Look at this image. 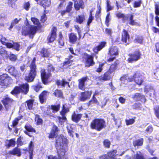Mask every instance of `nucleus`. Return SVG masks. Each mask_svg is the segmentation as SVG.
I'll return each mask as SVG.
<instances>
[{"label": "nucleus", "mask_w": 159, "mask_h": 159, "mask_svg": "<svg viewBox=\"0 0 159 159\" xmlns=\"http://www.w3.org/2000/svg\"><path fill=\"white\" fill-rule=\"evenodd\" d=\"M55 146L57 149V156L50 155L48 159H68L66 156V153L68 149V140L63 135H60L56 140Z\"/></svg>", "instance_id": "obj_1"}, {"label": "nucleus", "mask_w": 159, "mask_h": 159, "mask_svg": "<svg viewBox=\"0 0 159 159\" xmlns=\"http://www.w3.org/2000/svg\"><path fill=\"white\" fill-rule=\"evenodd\" d=\"M36 58H33L29 66L30 70L29 73L26 75L24 80L28 82H31L34 81L37 75V66L36 65Z\"/></svg>", "instance_id": "obj_2"}, {"label": "nucleus", "mask_w": 159, "mask_h": 159, "mask_svg": "<svg viewBox=\"0 0 159 159\" xmlns=\"http://www.w3.org/2000/svg\"><path fill=\"white\" fill-rule=\"evenodd\" d=\"M89 126L91 129L99 132L105 129L107 124L104 119L96 118L92 120Z\"/></svg>", "instance_id": "obj_3"}, {"label": "nucleus", "mask_w": 159, "mask_h": 159, "mask_svg": "<svg viewBox=\"0 0 159 159\" xmlns=\"http://www.w3.org/2000/svg\"><path fill=\"white\" fill-rule=\"evenodd\" d=\"M127 61L128 63H133L137 61L141 58L142 56L141 52L139 50L134 51L133 53H129Z\"/></svg>", "instance_id": "obj_4"}, {"label": "nucleus", "mask_w": 159, "mask_h": 159, "mask_svg": "<svg viewBox=\"0 0 159 159\" xmlns=\"http://www.w3.org/2000/svg\"><path fill=\"white\" fill-rule=\"evenodd\" d=\"M93 54L89 55L86 52L84 53L83 58L84 60V64L85 67L89 68L93 66L95 64Z\"/></svg>", "instance_id": "obj_5"}, {"label": "nucleus", "mask_w": 159, "mask_h": 159, "mask_svg": "<svg viewBox=\"0 0 159 159\" xmlns=\"http://www.w3.org/2000/svg\"><path fill=\"white\" fill-rule=\"evenodd\" d=\"M1 102L5 110L8 111L13 105V103L15 101L12 98H10L8 94H7L2 98Z\"/></svg>", "instance_id": "obj_6"}, {"label": "nucleus", "mask_w": 159, "mask_h": 159, "mask_svg": "<svg viewBox=\"0 0 159 159\" xmlns=\"http://www.w3.org/2000/svg\"><path fill=\"white\" fill-rule=\"evenodd\" d=\"M7 72L16 79L20 78L21 75V73L19 71L17 70L15 67L12 65H9L6 69Z\"/></svg>", "instance_id": "obj_7"}, {"label": "nucleus", "mask_w": 159, "mask_h": 159, "mask_svg": "<svg viewBox=\"0 0 159 159\" xmlns=\"http://www.w3.org/2000/svg\"><path fill=\"white\" fill-rule=\"evenodd\" d=\"M11 78L6 73L0 75V85L3 87H7L11 82Z\"/></svg>", "instance_id": "obj_8"}, {"label": "nucleus", "mask_w": 159, "mask_h": 159, "mask_svg": "<svg viewBox=\"0 0 159 159\" xmlns=\"http://www.w3.org/2000/svg\"><path fill=\"white\" fill-rule=\"evenodd\" d=\"M57 28L54 26L51 29V31L49 33L47 38V40L48 43L53 42L57 38Z\"/></svg>", "instance_id": "obj_9"}, {"label": "nucleus", "mask_w": 159, "mask_h": 159, "mask_svg": "<svg viewBox=\"0 0 159 159\" xmlns=\"http://www.w3.org/2000/svg\"><path fill=\"white\" fill-rule=\"evenodd\" d=\"M51 73H47L45 69H42L41 70V78L42 83L44 85H47L48 83V80L52 77Z\"/></svg>", "instance_id": "obj_10"}, {"label": "nucleus", "mask_w": 159, "mask_h": 159, "mask_svg": "<svg viewBox=\"0 0 159 159\" xmlns=\"http://www.w3.org/2000/svg\"><path fill=\"white\" fill-rule=\"evenodd\" d=\"M69 42L72 44H75L77 43L79 40L81 39H83L84 36L82 37V36H80V38L79 36L77 37L76 34L71 32L68 34Z\"/></svg>", "instance_id": "obj_11"}, {"label": "nucleus", "mask_w": 159, "mask_h": 159, "mask_svg": "<svg viewBox=\"0 0 159 159\" xmlns=\"http://www.w3.org/2000/svg\"><path fill=\"white\" fill-rule=\"evenodd\" d=\"M89 80L88 76H85L79 79L78 80V87L79 89L84 91L85 89L86 83Z\"/></svg>", "instance_id": "obj_12"}, {"label": "nucleus", "mask_w": 159, "mask_h": 159, "mask_svg": "<svg viewBox=\"0 0 159 159\" xmlns=\"http://www.w3.org/2000/svg\"><path fill=\"white\" fill-rule=\"evenodd\" d=\"M113 75V73L107 70L103 74L102 76H99L98 79L101 81H109L112 79Z\"/></svg>", "instance_id": "obj_13"}, {"label": "nucleus", "mask_w": 159, "mask_h": 159, "mask_svg": "<svg viewBox=\"0 0 159 159\" xmlns=\"http://www.w3.org/2000/svg\"><path fill=\"white\" fill-rule=\"evenodd\" d=\"M130 36L127 31L125 29L122 30L121 40L126 45L129 44L130 43Z\"/></svg>", "instance_id": "obj_14"}, {"label": "nucleus", "mask_w": 159, "mask_h": 159, "mask_svg": "<svg viewBox=\"0 0 159 159\" xmlns=\"http://www.w3.org/2000/svg\"><path fill=\"white\" fill-rule=\"evenodd\" d=\"M39 52L42 57L48 58L51 57V53L49 48L43 47L41 49Z\"/></svg>", "instance_id": "obj_15"}, {"label": "nucleus", "mask_w": 159, "mask_h": 159, "mask_svg": "<svg viewBox=\"0 0 159 159\" xmlns=\"http://www.w3.org/2000/svg\"><path fill=\"white\" fill-rule=\"evenodd\" d=\"M134 77V82L139 85H141L143 83V80L142 77L140 73L138 71H136L133 74Z\"/></svg>", "instance_id": "obj_16"}, {"label": "nucleus", "mask_w": 159, "mask_h": 159, "mask_svg": "<svg viewBox=\"0 0 159 159\" xmlns=\"http://www.w3.org/2000/svg\"><path fill=\"white\" fill-rule=\"evenodd\" d=\"M92 93V91H87L82 92L79 100L80 101L84 102L90 98Z\"/></svg>", "instance_id": "obj_17"}, {"label": "nucleus", "mask_w": 159, "mask_h": 159, "mask_svg": "<svg viewBox=\"0 0 159 159\" xmlns=\"http://www.w3.org/2000/svg\"><path fill=\"white\" fill-rule=\"evenodd\" d=\"M73 2L71 1L69 2L66 6L65 10L59 11L58 13H60L61 16H64L66 13H69L72 10L73 8Z\"/></svg>", "instance_id": "obj_18"}, {"label": "nucleus", "mask_w": 159, "mask_h": 159, "mask_svg": "<svg viewBox=\"0 0 159 159\" xmlns=\"http://www.w3.org/2000/svg\"><path fill=\"white\" fill-rule=\"evenodd\" d=\"M132 98L136 101H143L144 102L146 101V99L144 95L140 93H136L132 96Z\"/></svg>", "instance_id": "obj_19"}, {"label": "nucleus", "mask_w": 159, "mask_h": 159, "mask_svg": "<svg viewBox=\"0 0 159 159\" xmlns=\"http://www.w3.org/2000/svg\"><path fill=\"white\" fill-rule=\"evenodd\" d=\"M106 45L107 42L106 41L101 42L98 45L93 48V50L95 53L98 54V52L105 47Z\"/></svg>", "instance_id": "obj_20"}, {"label": "nucleus", "mask_w": 159, "mask_h": 159, "mask_svg": "<svg viewBox=\"0 0 159 159\" xmlns=\"http://www.w3.org/2000/svg\"><path fill=\"white\" fill-rule=\"evenodd\" d=\"M8 154L9 155L16 156L18 157H20L21 155V149L17 147H15L12 150L9 151Z\"/></svg>", "instance_id": "obj_21"}, {"label": "nucleus", "mask_w": 159, "mask_h": 159, "mask_svg": "<svg viewBox=\"0 0 159 159\" xmlns=\"http://www.w3.org/2000/svg\"><path fill=\"white\" fill-rule=\"evenodd\" d=\"M74 1V7L76 11H78L81 8L83 9L84 7V3L82 0H73Z\"/></svg>", "instance_id": "obj_22"}, {"label": "nucleus", "mask_w": 159, "mask_h": 159, "mask_svg": "<svg viewBox=\"0 0 159 159\" xmlns=\"http://www.w3.org/2000/svg\"><path fill=\"white\" fill-rule=\"evenodd\" d=\"M48 94V92L46 90L43 91L39 94V98L41 103L43 104L46 101Z\"/></svg>", "instance_id": "obj_23"}, {"label": "nucleus", "mask_w": 159, "mask_h": 159, "mask_svg": "<svg viewBox=\"0 0 159 159\" xmlns=\"http://www.w3.org/2000/svg\"><path fill=\"white\" fill-rule=\"evenodd\" d=\"M21 93L26 95L28 93L29 89V85L28 83H25L19 85Z\"/></svg>", "instance_id": "obj_24"}, {"label": "nucleus", "mask_w": 159, "mask_h": 159, "mask_svg": "<svg viewBox=\"0 0 159 159\" xmlns=\"http://www.w3.org/2000/svg\"><path fill=\"white\" fill-rule=\"evenodd\" d=\"M82 115L81 114H77L74 111L71 115V118L74 122L78 123L81 120Z\"/></svg>", "instance_id": "obj_25"}, {"label": "nucleus", "mask_w": 159, "mask_h": 159, "mask_svg": "<svg viewBox=\"0 0 159 159\" xmlns=\"http://www.w3.org/2000/svg\"><path fill=\"white\" fill-rule=\"evenodd\" d=\"M59 131L58 127L55 125H53L51 131L49 134L48 137L49 139L54 138L56 135L57 133Z\"/></svg>", "instance_id": "obj_26"}, {"label": "nucleus", "mask_w": 159, "mask_h": 159, "mask_svg": "<svg viewBox=\"0 0 159 159\" xmlns=\"http://www.w3.org/2000/svg\"><path fill=\"white\" fill-rule=\"evenodd\" d=\"M125 21L129 20V24L132 25H134L137 24V23L134 20V16L132 14H127L126 15L125 18Z\"/></svg>", "instance_id": "obj_27"}, {"label": "nucleus", "mask_w": 159, "mask_h": 159, "mask_svg": "<svg viewBox=\"0 0 159 159\" xmlns=\"http://www.w3.org/2000/svg\"><path fill=\"white\" fill-rule=\"evenodd\" d=\"M60 107V105L59 104H58L56 105H51L50 107V108H48L47 109V111H48V112H47V115H50L52 114L51 112H49V111H50L51 109L52 110L53 113H55V112H57L59 110Z\"/></svg>", "instance_id": "obj_28"}, {"label": "nucleus", "mask_w": 159, "mask_h": 159, "mask_svg": "<svg viewBox=\"0 0 159 159\" xmlns=\"http://www.w3.org/2000/svg\"><path fill=\"white\" fill-rule=\"evenodd\" d=\"M85 20V16L84 14H83L77 16L75 19V21L77 23L81 24L84 23Z\"/></svg>", "instance_id": "obj_29"}, {"label": "nucleus", "mask_w": 159, "mask_h": 159, "mask_svg": "<svg viewBox=\"0 0 159 159\" xmlns=\"http://www.w3.org/2000/svg\"><path fill=\"white\" fill-rule=\"evenodd\" d=\"M119 64V61L117 59L113 63H111L108 70L109 71L114 74V72L117 69L118 65Z\"/></svg>", "instance_id": "obj_30"}, {"label": "nucleus", "mask_w": 159, "mask_h": 159, "mask_svg": "<svg viewBox=\"0 0 159 159\" xmlns=\"http://www.w3.org/2000/svg\"><path fill=\"white\" fill-rule=\"evenodd\" d=\"M108 54L110 57L113 55L117 56L119 54L118 48L115 46L111 47L109 49Z\"/></svg>", "instance_id": "obj_31"}, {"label": "nucleus", "mask_w": 159, "mask_h": 159, "mask_svg": "<svg viewBox=\"0 0 159 159\" xmlns=\"http://www.w3.org/2000/svg\"><path fill=\"white\" fill-rule=\"evenodd\" d=\"M34 145L33 142L30 141L29 144L28 148V152L29 154V159H33V151Z\"/></svg>", "instance_id": "obj_32"}, {"label": "nucleus", "mask_w": 159, "mask_h": 159, "mask_svg": "<svg viewBox=\"0 0 159 159\" xmlns=\"http://www.w3.org/2000/svg\"><path fill=\"white\" fill-rule=\"evenodd\" d=\"M38 30L37 26L34 25H30L28 31L30 37L33 36L36 33Z\"/></svg>", "instance_id": "obj_33"}, {"label": "nucleus", "mask_w": 159, "mask_h": 159, "mask_svg": "<svg viewBox=\"0 0 159 159\" xmlns=\"http://www.w3.org/2000/svg\"><path fill=\"white\" fill-rule=\"evenodd\" d=\"M132 159H145V158L143 154L141 151H138L133 156Z\"/></svg>", "instance_id": "obj_34"}, {"label": "nucleus", "mask_w": 159, "mask_h": 159, "mask_svg": "<svg viewBox=\"0 0 159 159\" xmlns=\"http://www.w3.org/2000/svg\"><path fill=\"white\" fill-rule=\"evenodd\" d=\"M56 84L58 86L65 87L66 85H67L69 87L70 86L69 82L66 81L65 79H62L61 81L60 80H57Z\"/></svg>", "instance_id": "obj_35"}, {"label": "nucleus", "mask_w": 159, "mask_h": 159, "mask_svg": "<svg viewBox=\"0 0 159 159\" xmlns=\"http://www.w3.org/2000/svg\"><path fill=\"white\" fill-rule=\"evenodd\" d=\"M6 140L8 142V143L5 144V145L7 148H9L11 147H14L15 146L16 144L15 139H11L9 140L7 139Z\"/></svg>", "instance_id": "obj_36"}, {"label": "nucleus", "mask_w": 159, "mask_h": 159, "mask_svg": "<svg viewBox=\"0 0 159 159\" xmlns=\"http://www.w3.org/2000/svg\"><path fill=\"white\" fill-rule=\"evenodd\" d=\"M143 138H140L133 141V145L134 147L142 146L143 145Z\"/></svg>", "instance_id": "obj_37"}, {"label": "nucleus", "mask_w": 159, "mask_h": 159, "mask_svg": "<svg viewBox=\"0 0 159 159\" xmlns=\"http://www.w3.org/2000/svg\"><path fill=\"white\" fill-rule=\"evenodd\" d=\"M32 87L33 89L36 92H38L41 89L43 88V87L42 85V83L40 82H39L35 85L32 86Z\"/></svg>", "instance_id": "obj_38"}, {"label": "nucleus", "mask_w": 159, "mask_h": 159, "mask_svg": "<svg viewBox=\"0 0 159 159\" xmlns=\"http://www.w3.org/2000/svg\"><path fill=\"white\" fill-rule=\"evenodd\" d=\"M20 93H21V92L19 86H15L10 92V93L14 96L17 95L19 94Z\"/></svg>", "instance_id": "obj_39"}, {"label": "nucleus", "mask_w": 159, "mask_h": 159, "mask_svg": "<svg viewBox=\"0 0 159 159\" xmlns=\"http://www.w3.org/2000/svg\"><path fill=\"white\" fill-rule=\"evenodd\" d=\"M31 20L33 22L34 25L37 26V28H41L42 27L39 20L37 18L34 17H32L31 18Z\"/></svg>", "instance_id": "obj_40"}, {"label": "nucleus", "mask_w": 159, "mask_h": 159, "mask_svg": "<svg viewBox=\"0 0 159 159\" xmlns=\"http://www.w3.org/2000/svg\"><path fill=\"white\" fill-rule=\"evenodd\" d=\"M24 128L25 129V131L28 132L35 133L36 132L35 129L29 124L25 125L24 126Z\"/></svg>", "instance_id": "obj_41"}, {"label": "nucleus", "mask_w": 159, "mask_h": 159, "mask_svg": "<svg viewBox=\"0 0 159 159\" xmlns=\"http://www.w3.org/2000/svg\"><path fill=\"white\" fill-rule=\"evenodd\" d=\"M54 96L57 98H62L63 97V93L60 89H56L53 93Z\"/></svg>", "instance_id": "obj_42"}, {"label": "nucleus", "mask_w": 159, "mask_h": 159, "mask_svg": "<svg viewBox=\"0 0 159 159\" xmlns=\"http://www.w3.org/2000/svg\"><path fill=\"white\" fill-rule=\"evenodd\" d=\"M116 153V150H113L108 152L107 154L108 159H114L115 154Z\"/></svg>", "instance_id": "obj_43"}, {"label": "nucleus", "mask_w": 159, "mask_h": 159, "mask_svg": "<svg viewBox=\"0 0 159 159\" xmlns=\"http://www.w3.org/2000/svg\"><path fill=\"white\" fill-rule=\"evenodd\" d=\"M35 120L36 121V125H42L43 123V119L40 118V116L38 114L35 115Z\"/></svg>", "instance_id": "obj_44"}, {"label": "nucleus", "mask_w": 159, "mask_h": 159, "mask_svg": "<svg viewBox=\"0 0 159 159\" xmlns=\"http://www.w3.org/2000/svg\"><path fill=\"white\" fill-rule=\"evenodd\" d=\"M127 75H124L121 77L120 78V80L121 81H125V80H127L128 82H132L133 81L134 82V77H133V75L132 77H128L127 78Z\"/></svg>", "instance_id": "obj_45"}, {"label": "nucleus", "mask_w": 159, "mask_h": 159, "mask_svg": "<svg viewBox=\"0 0 159 159\" xmlns=\"http://www.w3.org/2000/svg\"><path fill=\"white\" fill-rule=\"evenodd\" d=\"M18 0H8L7 3L9 7H11L12 8L16 9L17 7V5L16 3V2Z\"/></svg>", "instance_id": "obj_46"}, {"label": "nucleus", "mask_w": 159, "mask_h": 159, "mask_svg": "<svg viewBox=\"0 0 159 159\" xmlns=\"http://www.w3.org/2000/svg\"><path fill=\"white\" fill-rule=\"evenodd\" d=\"M69 109L68 107H65V104H63L62 106V109L60 111V113L61 115H63L66 116V113L69 112Z\"/></svg>", "instance_id": "obj_47"}, {"label": "nucleus", "mask_w": 159, "mask_h": 159, "mask_svg": "<svg viewBox=\"0 0 159 159\" xmlns=\"http://www.w3.org/2000/svg\"><path fill=\"white\" fill-rule=\"evenodd\" d=\"M98 101L95 97L92 96L91 100L87 104L89 106H91L93 104H98Z\"/></svg>", "instance_id": "obj_48"}, {"label": "nucleus", "mask_w": 159, "mask_h": 159, "mask_svg": "<svg viewBox=\"0 0 159 159\" xmlns=\"http://www.w3.org/2000/svg\"><path fill=\"white\" fill-rule=\"evenodd\" d=\"M25 102L27 103L28 109L30 110H32L34 100L32 99H29L27 100Z\"/></svg>", "instance_id": "obj_49"}, {"label": "nucleus", "mask_w": 159, "mask_h": 159, "mask_svg": "<svg viewBox=\"0 0 159 159\" xmlns=\"http://www.w3.org/2000/svg\"><path fill=\"white\" fill-rule=\"evenodd\" d=\"M61 117L58 116L57 118L59 121V123L62 125L63 124L65 121L67 120V118L65 115H61Z\"/></svg>", "instance_id": "obj_50"}, {"label": "nucleus", "mask_w": 159, "mask_h": 159, "mask_svg": "<svg viewBox=\"0 0 159 159\" xmlns=\"http://www.w3.org/2000/svg\"><path fill=\"white\" fill-rule=\"evenodd\" d=\"M103 144L105 148H109L110 147L111 142L109 139H106L103 140Z\"/></svg>", "instance_id": "obj_51"}, {"label": "nucleus", "mask_w": 159, "mask_h": 159, "mask_svg": "<svg viewBox=\"0 0 159 159\" xmlns=\"http://www.w3.org/2000/svg\"><path fill=\"white\" fill-rule=\"evenodd\" d=\"M55 70V68L51 63H48L47 66V70L48 72L51 73L54 72Z\"/></svg>", "instance_id": "obj_52"}, {"label": "nucleus", "mask_w": 159, "mask_h": 159, "mask_svg": "<svg viewBox=\"0 0 159 159\" xmlns=\"http://www.w3.org/2000/svg\"><path fill=\"white\" fill-rule=\"evenodd\" d=\"M46 10H44L43 11V13L42 16H41L40 20L42 23H44L47 20V17L46 15Z\"/></svg>", "instance_id": "obj_53"}, {"label": "nucleus", "mask_w": 159, "mask_h": 159, "mask_svg": "<svg viewBox=\"0 0 159 159\" xmlns=\"http://www.w3.org/2000/svg\"><path fill=\"white\" fill-rule=\"evenodd\" d=\"M92 11H90L89 17L87 22V25L88 26L89 25L94 19V17L92 16Z\"/></svg>", "instance_id": "obj_54"}, {"label": "nucleus", "mask_w": 159, "mask_h": 159, "mask_svg": "<svg viewBox=\"0 0 159 159\" xmlns=\"http://www.w3.org/2000/svg\"><path fill=\"white\" fill-rule=\"evenodd\" d=\"M142 3V0H138L137 1H134L133 3V6L134 8L139 7Z\"/></svg>", "instance_id": "obj_55"}, {"label": "nucleus", "mask_w": 159, "mask_h": 159, "mask_svg": "<svg viewBox=\"0 0 159 159\" xmlns=\"http://www.w3.org/2000/svg\"><path fill=\"white\" fill-rule=\"evenodd\" d=\"M13 47L12 48L16 51H18L20 50V45L18 42H13Z\"/></svg>", "instance_id": "obj_56"}, {"label": "nucleus", "mask_w": 159, "mask_h": 159, "mask_svg": "<svg viewBox=\"0 0 159 159\" xmlns=\"http://www.w3.org/2000/svg\"><path fill=\"white\" fill-rule=\"evenodd\" d=\"M104 65L103 63H100L98 67L96 70V72L98 73H100L103 70V67Z\"/></svg>", "instance_id": "obj_57"}, {"label": "nucleus", "mask_w": 159, "mask_h": 159, "mask_svg": "<svg viewBox=\"0 0 159 159\" xmlns=\"http://www.w3.org/2000/svg\"><path fill=\"white\" fill-rule=\"evenodd\" d=\"M8 40L4 37L2 35L0 34V42L3 45H4Z\"/></svg>", "instance_id": "obj_58"}, {"label": "nucleus", "mask_w": 159, "mask_h": 159, "mask_svg": "<svg viewBox=\"0 0 159 159\" xmlns=\"http://www.w3.org/2000/svg\"><path fill=\"white\" fill-rule=\"evenodd\" d=\"M8 57L10 60L12 61H15L17 60V56L13 54H10Z\"/></svg>", "instance_id": "obj_59"}, {"label": "nucleus", "mask_w": 159, "mask_h": 159, "mask_svg": "<svg viewBox=\"0 0 159 159\" xmlns=\"http://www.w3.org/2000/svg\"><path fill=\"white\" fill-rule=\"evenodd\" d=\"M116 16L119 19L122 18V20L124 22L125 21L124 19H125L126 15L120 12H118L116 13Z\"/></svg>", "instance_id": "obj_60"}, {"label": "nucleus", "mask_w": 159, "mask_h": 159, "mask_svg": "<svg viewBox=\"0 0 159 159\" xmlns=\"http://www.w3.org/2000/svg\"><path fill=\"white\" fill-rule=\"evenodd\" d=\"M153 110L156 116L159 120V106L154 108Z\"/></svg>", "instance_id": "obj_61"}, {"label": "nucleus", "mask_w": 159, "mask_h": 159, "mask_svg": "<svg viewBox=\"0 0 159 159\" xmlns=\"http://www.w3.org/2000/svg\"><path fill=\"white\" fill-rule=\"evenodd\" d=\"M126 125H127L133 124L135 122V118L126 119L125 120Z\"/></svg>", "instance_id": "obj_62"}, {"label": "nucleus", "mask_w": 159, "mask_h": 159, "mask_svg": "<svg viewBox=\"0 0 159 159\" xmlns=\"http://www.w3.org/2000/svg\"><path fill=\"white\" fill-rule=\"evenodd\" d=\"M143 38L142 36H137L134 39V41L140 44L143 43Z\"/></svg>", "instance_id": "obj_63"}, {"label": "nucleus", "mask_w": 159, "mask_h": 159, "mask_svg": "<svg viewBox=\"0 0 159 159\" xmlns=\"http://www.w3.org/2000/svg\"><path fill=\"white\" fill-rule=\"evenodd\" d=\"M153 127L152 125L148 126L145 129L146 132L148 134H150L153 130Z\"/></svg>", "instance_id": "obj_64"}]
</instances>
